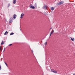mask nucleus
<instances>
[{"label":"nucleus","instance_id":"a211bd4d","mask_svg":"<svg viewBox=\"0 0 75 75\" xmlns=\"http://www.w3.org/2000/svg\"><path fill=\"white\" fill-rule=\"evenodd\" d=\"M5 64H6V65L7 67L8 66L7 65V63L6 62H5Z\"/></svg>","mask_w":75,"mask_h":75},{"label":"nucleus","instance_id":"dca6fc26","mask_svg":"<svg viewBox=\"0 0 75 75\" xmlns=\"http://www.w3.org/2000/svg\"><path fill=\"white\" fill-rule=\"evenodd\" d=\"M45 45H47V42H46L45 44H44Z\"/></svg>","mask_w":75,"mask_h":75},{"label":"nucleus","instance_id":"bb28decb","mask_svg":"<svg viewBox=\"0 0 75 75\" xmlns=\"http://www.w3.org/2000/svg\"><path fill=\"white\" fill-rule=\"evenodd\" d=\"M73 75H75V74H73Z\"/></svg>","mask_w":75,"mask_h":75},{"label":"nucleus","instance_id":"9d476101","mask_svg":"<svg viewBox=\"0 0 75 75\" xmlns=\"http://www.w3.org/2000/svg\"><path fill=\"white\" fill-rule=\"evenodd\" d=\"M71 39L72 41H74L75 40V39L74 38H72L71 37Z\"/></svg>","mask_w":75,"mask_h":75},{"label":"nucleus","instance_id":"393cba45","mask_svg":"<svg viewBox=\"0 0 75 75\" xmlns=\"http://www.w3.org/2000/svg\"><path fill=\"white\" fill-rule=\"evenodd\" d=\"M1 47H0V50H1Z\"/></svg>","mask_w":75,"mask_h":75},{"label":"nucleus","instance_id":"423d86ee","mask_svg":"<svg viewBox=\"0 0 75 75\" xmlns=\"http://www.w3.org/2000/svg\"><path fill=\"white\" fill-rule=\"evenodd\" d=\"M16 17H17V15H16L14 14L13 16V18L14 19H16Z\"/></svg>","mask_w":75,"mask_h":75},{"label":"nucleus","instance_id":"f03ea898","mask_svg":"<svg viewBox=\"0 0 75 75\" xmlns=\"http://www.w3.org/2000/svg\"><path fill=\"white\" fill-rule=\"evenodd\" d=\"M13 18L12 17H11L10 19H9V24H10V23H11L12 22H13Z\"/></svg>","mask_w":75,"mask_h":75},{"label":"nucleus","instance_id":"6ab92c4d","mask_svg":"<svg viewBox=\"0 0 75 75\" xmlns=\"http://www.w3.org/2000/svg\"><path fill=\"white\" fill-rule=\"evenodd\" d=\"M10 4H9L8 5V7H10Z\"/></svg>","mask_w":75,"mask_h":75},{"label":"nucleus","instance_id":"aec40b11","mask_svg":"<svg viewBox=\"0 0 75 75\" xmlns=\"http://www.w3.org/2000/svg\"><path fill=\"white\" fill-rule=\"evenodd\" d=\"M11 45H12V44H10L9 45V46H11Z\"/></svg>","mask_w":75,"mask_h":75},{"label":"nucleus","instance_id":"ddd939ff","mask_svg":"<svg viewBox=\"0 0 75 75\" xmlns=\"http://www.w3.org/2000/svg\"><path fill=\"white\" fill-rule=\"evenodd\" d=\"M13 34H14V33H10V35H13Z\"/></svg>","mask_w":75,"mask_h":75},{"label":"nucleus","instance_id":"b1692460","mask_svg":"<svg viewBox=\"0 0 75 75\" xmlns=\"http://www.w3.org/2000/svg\"><path fill=\"white\" fill-rule=\"evenodd\" d=\"M4 51H5V49H4V51H3V52H4Z\"/></svg>","mask_w":75,"mask_h":75},{"label":"nucleus","instance_id":"4be33fe9","mask_svg":"<svg viewBox=\"0 0 75 75\" xmlns=\"http://www.w3.org/2000/svg\"><path fill=\"white\" fill-rule=\"evenodd\" d=\"M0 69H1V65H0Z\"/></svg>","mask_w":75,"mask_h":75},{"label":"nucleus","instance_id":"39448f33","mask_svg":"<svg viewBox=\"0 0 75 75\" xmlns=\"http://www.w3.org/2000/svg\"><path fill=\"white\" fill-rule=\"evenodd\" d=\"M24 13H22V14L21 15V17H20L21 18H23V17H24Z\"/></svg>","mask_w":75,"mask_h":75},{"label":"nucleus","instance_id":"6e6552de","mask_svg":"<svg viewBox=\"0 0 75 75\" xmlns=\"http://www.w3.org/2000/svg\"><path fill=\"white\" fill-rule=\"evenodd\" d=\"M16 0H14L13 1V4H16Z\"/></svg>","mask_w":75,"mask_h":75},{"label":"nucleus","instance_id":"7ed1b4c3","mask_svg":"<svg viewBox=\"0 0 75 75\" xmlns=\"http://www.w3.org/2000/svg\"><path fill=\"white\" fill-rule=\"evenodd\" d=\"M51 71L52 72H54V73H55V74H57V71L55 70H51Z\"/></svg>","mask_w":75,"mask_h":75},{"label":"nucleus","instance_id":"4468645a","mask_svg":"<svg viewBox=\"0 0 75 75\" xmlns=\"http://www.w3.org/2000/svg\"><path fill=\"white\" fill-rule=\"evenodd\" d=\"M52 34H53V33H52V32H50V37H51V35Z\"/></svg>","mask_w":75,"mask_h":75},{"label":"nucleus","instance_id":"f8f14e48","mask_svg":"<svg viewBox=\"0 0 75 75\" xmlns=\"http://www.w3.org/2000/svg\"><path fill=\"white\" fill-rule=\"evenodd\" d=\"M35 7H37V3H35Z\"/></svg>","mask_w":75,"mask_h":75},{"label":"nucleus","instance_id":"412c9836","mask_svg":"<svg viewBox=\"0 0 75 75\" xmlns=\"http://www.w3.org/2000/svg\"><path fill=\"white\" fill-rule=\"evenodd\" d=\"M52 33H54V30H52Z\"/></svg>","mask_w":75,"mask_h":75},{"label":"nucleus","instance_id":"2eb2a0df","mask_svg":"<svg viewBox=\"0 0 75 75\" xmlns=\"http://www.w3.org/2000/svg\"><path fill=\"white\" fill-rule=\"evenodd\" d=\"M32 9H34V8H35V6H32Z\"/></svg>","mask_w":75,"mask_h":75},{"label":"nucleus","instance_id":"0eeeda50","mask_svg":"<svg viewBox=\"0 0 75 75\" xmlns=\"http://www.w3.org/2000/svg\"><path fill=\"white\" fill-rule=\"evenodd\" d=\"M54 8H55L54 7H51L50 8V9L51 10H52V11H53V10H54Z\"/></svg>","mask_w":75,"mask_h":75},{"label":"nucleus","instance_id":"1a4fd4ad","mask_svg":"<svg viewBox=\"0 0 75 75\" xmlns=\"http://www.w3.org/2000/svg\"><path fill=\"white\" fill-rule=\"evenodd\" d=\"M8 34V32L6 31L4 34V35H7Z\"/></svg>","mask_w":75,"mask_h":75},{"label":"nucleus","instance_id":"5701e85b","mask_svg":"<svg viewBox=\"0 0 75 75\" xmlns=\"http://www.w3.org/2000/svg\"><path fill=\"white\" fill-rule=\"evenodd\" d=\"M0 50H1V51H2V50H3V49H1Z\"/></svg>","mask_w":75,"mask_h":75},{"label":"nucleus","instance_id":"f3484780","mask_svg":"<svg viewBox=\"0 0 75 75\" xmlns=\"http://www.w3.org/2000/svg\"><path fill=\"white\" fill-rule=\"evenodd\" d=\"M1 45H2V44H4V42L3 41L1 43Z\"/></svg>","mask_w":75,"mask_h":75},{"label":"nucleus","instance_id":"a878e982","mask_svg":"<svg viewBox=\"0 0 75 75\" xmlns=\"http://www.w3.org/2000/svg\"><path fill=\"white\" fill-rule=\"evenodd\" d=\"M52 28H51L50 29V30H51V29H52Z\"/></svg>","mask_w":75,"mask_h":75},{"label":"nucleus","instance_id":"9b49d317","mask_svg":"<svg viewBox=\"0 0 75 75\" xmlns=\"http://www.w3.org/2000/svg\"><path fill=\"white\" fill-rule=\"evenodd\" d=\"M29 7L30 8H32V7H33V5H32V4H30Z\"/></svg>","mask_w":75,"mask_h":75},{"label":"nucleus","instance_id":"20e7f679","mask_svg":"<svg viewBox=\"0 0 75 75\" xmlns=\"http://www.w3.org/2000/svg\"><path fill=\"white\" fill-rule=\"evenodd\" d=\"M47 5H45L43 6V9H45V10H47Z\"/></svg>","mask_w":75,"mask_h":75},{"label":"nucleus","instance_id":"f257e3e1","mask_svg":"<svg viewBox=\"0 0 75 75\" xmlns=\"http://www.w3.org/2000/svg\"><path fill=\"white\" fill-rule=\"evenodd\" d=\"M64 2L63 1H61L60 2H59V3H58L57 4V6H59V5H61V4H64Z\"/></svg>","mask_w":75,"mask_h":75}]
</instances>
